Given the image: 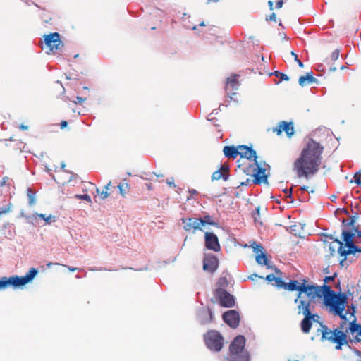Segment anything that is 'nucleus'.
Listing matches in <instances>:
<instances>
[{
    "mask_svg": "<svg viewBox=\"0 0 361 361\" xmlns=\"http://www.w3.org/2000/svg\"><path fill=\"white\" fill-rule=\"evenodd\" d=\"M285 289L289 291H298V298L295 302H297L302 293H305L308 298L307 302H315L317 298H324V303L329 307V311L334 314L345 319L343 315V311L345 310V305L348 303V298L345 293L336 294L331 289V287L324 284L322 286H314L307 283L305 279L302 283H299L296 280H290L286 283Z\"/></svg>",
    "mask_w": 361,
    "mask_h": 361,
    "instance_id": "1",
    "label": "nucleus"
},
{
    "mask_svg": "<svg viewBox=\"0 0 361 361\" xmlns=\"http://www.w3.org/2000/svg\"><path fill=\"white\" fill-rule=\"evenodd\" d=\"M324 147L320 143L310 139L303 147L301 153L293 163V170L298 177L307 179L316 174L322 164V154Z\"/></svg>",
    "mask_w": 361,
    "mask_h": 361,
    "instance_id": "2",
    "label": "nucleus"
},
{
    "mask_svg": "<svg viewBox=\"0 0 361 361\" xmlns=\"http://www.w3.org/2000/svg\"><path fill=\"white\" fill-rule=\"evenodd\" d=\"M345 319L340 326L336 329H331L326 325H322V341H326L329 343L334 345L336 350H341L343 347H349V339L347 335V331H343L344 325L346 323V314H343Z\"/></svg>",
    "mask_w": 361,
    "mask_h": 361,
    "instance_id": "3",
    "label": "nucleus"
},
{
    "mask_svg": "<svg viewBox=\"0 0 361 361\" xmlns=\"http://www.w3.org/2000/svg\"><path fill=\"white\" fill-rule=\"evenodd\" d=\"M245 338L243 336L235 337L229 346L227 361H250V353L245 349Z\"/></svg>",
    "mask_w": 361,
    "mask_h": 361,
    "instance_id": "4",
    "label": "nucleus"
},
{
    "mask_svg": "<svg viewBox=\"0 0 361 361\" xmlns=\"http://www.w3.org/2000/svg\"><path fill=\"white\" fill-rule=\"evenodd\" d=\"M37 274L35 268H31L29 271L23 276H12L0 278V289H5L8 286L19 287L30 282Z\"/></svg>",
    "mask_w": 361,
    "mask_h": 361,
    "instance_id": "5",
    "label": "nucleus"
},
{
    "mask_svg": "<svg viewBox=\"0 0 361 361\" xmlns=\"http://www.w3.org/2000/svg\"><path fill=\"white\" fill-rule=\"evenodd\" d=\"M238 169L247 176H252L254 178L252 181L255 184L267 183V176L265 174L266 170L260 167L257 161L249 164L248 166L246 164H241L238 165Z\"/></svg>",
    "mask_w": 361,
    "mask_h": 361,
    "instance_id": "6",
    "label": "nucleus"
},
{
    "mask_svg": "<svg viewBox=\"0 0 361 361\" xmlns=\"http://www.w3.org/2000/svg\"><path fill=\"white\" fill-rule=\"evenodd\" d=\"M299 302V313H302L304 315V319L301 322V329L303 333L308 334L312 328V321L315 320V317L317 315L311 312L310 306L312 302H307L302 300Z\"/></svg>",
    "mask_w": 361,
    "mask_h": 361,
    "instance_id": "7",
    "label": "nucleus"
},
{
    "mask_svg": "<svg viewBox=\"0 0 361 361\" xmlns=\"http://www.w3.org/2000/svg\"><path fill=\"white\" fill-rule=\"evenodd\" d=\"M204 340L205 345L211 350L219 352L223 348L224 338L217 331H209L204 335Z\"/></svg>",
    "mask_w": 361,
    "mask_h": 361,
    "instance_id": "8",
    "label": "nucleus"
},
{
    "mask_svg": "<svg viewBox=\"0 0 361 361\" xmlns=\"http://www.w3.org/2000/svg\"><path fill=\"white\" fill-rule=\"evenodd\" d=\"M342 235L345 246H344L343 243L338 239H336L335 242H336L339 245L338 252L340 255L346 257L349 254L354 253L356 251L357 247L353 243V238L354 235L352 233L343 231L342 232Z\"/></svg>",
    "mask_w": 361,
    "mask_h": 361,
    "instance_id": "9",
    "label": "nucleus"
},
{
    "mask_svg": "<svg viewBox=\"0 0 361 361\" xmlns=\"http://www.w3.org/2000/svg\"><path fill=\"white\" fill-rule=\"evenodd\" d=\"M44 44L45 48L51 52L55 53L61 51L63 47V43L60 39V35L58 32H53L44 36Z\"/></svg>",
    "mask_w": 361,
    "mask_h": 361,
    "instance_id": "10",
    "label": "nucleus"
},
{
    "mask_svg": "<svg viewBox=\"0 0 361 361\" xmlns=\"http://www.w3.org/2000/svg\"><path fill=\"white\" fill-rule=\"evenodd\" d=\"M214 297L219 305L224 307H232L235 305V298L228 291L214 290Z\"/></svg>",
    "mask_w": 361,
    "mask_h": 361,
    "instance_id": "11",
    "label": "nucleus"
},
{
    "mask_svg": "<svg viewBox=\"0 0 361 361\" xmlns=\"http://www.w3.org/2000/svg\"><path fill=\"white\" fill-rule=\"evenodd\" d=\"M238 152L242 158H245V160L243 164H246L247 166L249 164H252L253 162L257 161V156L256 152L252 149V147H247L246 145H239Z\"/></svg>",
    "mask_w": 361,
    "mask_h": 361,
    "instance_id": "12",
    "label": "nucleus"
},
{
    "mask_svg": "<svg viewBox=\"0 0 361 361\" xmlns=\"http://www.w3.org/2000/svg\"><path fill=\"white\" fill-rule=\"evenodd\" d=\"M205 247L210 250L219 252L221 250V245L219 242L218 237L212 232H206L204 233Z\"/></svg>",
    "mask_w": 361,
    "mask_h": 361,
    "instance_id": "13",
    "label": "nucleus"
},
{
    "mask_svg": "<svg viewBox=\"0 0 361 361\" xmlns=\"http://www.w3.org/2000/svg\"><path fill=\"white\" fill-rule=\"evenodd\" d=\"M224 321L231 328L235 329L240 323V316L234 310H228L223 314Z\"/></svg>",
    "mask_w": 361,
    "mask_h": 361,
    "instance_id": "14",
    "label": "nucleus"
},
{
    "mask_svg": "<svg viewBox=\"0 0 361 361\" xmlns=\"http://www.w3.org/2000/svg\"><path fill=\"white\" fill-rule=\"evenodd\" d=\"M181 221L183 226V229L192 233H195L198 229H201L200 219L198 218H182Z\"/></svg>",
    "mask_w": 361,
    "mask_h": 361,
    "instance_id": "15",
    "label": "nucleus"
},
{
    "mask_svg": "<svg viewBox=\"0 0 361 361\" xmlns=\"http://www.w3.org/2000/svg\"><path fill=\"white\" fill-rule=\"evenodd\" d=\"M277 135H280L284 131L288 137H290L294 133V127L292 122L281 121L279 123L277 127L273 129Z\"/></svg>",
    "mask_w": 361,
    "mask_h": 361,
    "instance_id": "16",
    "label": "nucleus"
},
{
    "mask_svg": "<svg viewBox=\"0 0 361 361\" xmlns=\"http://www.w3.org/2000/svg\"><path fill=\"white\" fill-rule=\"evenodd\" d=\"M219 267V260L214 255H210L204 257L203 261V269L209 273H214Z\"/></svg>",
    "mask_w": 361,
    "mask_h": 361,
    "instance_id": "17",
    "label": "nucleus"
},
{
    "mask_svg": "<svg viewBox=\"0 0 361 361\" xmlns=\"http://www.w3.org/2000/svg\"><path fill=\"white\" fill-rule=\"evenodd\" d=\"M250 246L253 248L254 252L257 254L256 256L257 262L261 265H268V259L263 252L262 246L256 242H253Z\"/></svg>",
    "mask_w": 361,
    "mask_h": 361,
    "instance_id": "18",
    "label": "nucleus"
},
{
    "mask_svg": "<svg viewBox=\"0 0 361 361\" xmlns=\"http://www.w3.org/2000/svg\"><path fill=\"white\" fill-rule=\"evenodd\" d=\"M229 178V166L227 164H223L219 169L214 171L211 177L212 181L223 179L227 180Z\"/></svg>",
    "mask_w": 361,
    "mask_h": 361,
    "instance_id": "19",
    "label": "nucleus"
},
{
    "mask_svg": "<svg viewBox=\"0 0 361 361\" xmlns=\"http://www.w3.org/2000/svg\"><path fill=\"white\" fill-rule=\"evenodd\" d=\"M349 331L356 342H361V324L356 323L355 320L350 322Z\"/></svg>",
    "mask_w": 361,
    "mask_h": 361,
    "instance_id": "20",
    "label": "nucleus"
},
{
    "mask_svg": "<svg viewBox=\"0 0 361 361\" xmlns=\"http://www.w3.org/2000/svg\"><path fill=\"white\" fill-rule=\"evenodd\" d=\"M239 82L237 79V75H232L227 78V82L226 85V91L228 92V94H235V90H237L239 87Z\"/></svg>",
    "mask_w": 361,
    "mask_h": 361,
    "instance_id": "21",
    "label": "nucleus"
},
{
    "mask_svg": "<svg viewBox=\"0 0 361 361\" xmlns=\"http://www.w3.org/2000/svg\"><path fill=\"white\" fill-rule=\"evenodd\" d=\"M223 152L226 157L233 159H235L239 154L238 147L234 146H225Z\"/></svg>",
    "mask_w": 361,
    "mask_h": 361,
    "instance_id": "22",
    "label": "nucleus"
},
{
    "mask_svg": "<svg viewBox=\"0 0 361 361\" xmlns=\"http://www.w3.org/2000/svg\"><path fill=\"white\" fill-rule=\"evenodd\" d=\"M299 84L303 87L307 84H312L317 82V79L313 77L312 73H307L306 75H302L299 78Z\"/></svg>",
    "mask_w": 361,
    "mask_h": 361,
    "instance_id": "23",
    "label": "nucleus"
},
{
    "mask_svg": "<svg viewBox=\"0 0 361 361\" xmlns=\"http://www.w3.org/2000/svg\"><path fill=\"white\" fill-rule=\"evenodd\" d=\"M228 286V281L227 279L224 276L220 277L216 283V288L214 290H221V292L225 291Z\"/></svg>",
    "mask_w": 361,
    "mask_h": 361,
    "instance_id": "24",
    "label": "nucleus"
},
{
    "mask_svg": "<svg viewBox=\"0 0 361 361\" xmlns=\"http://www.w3.org/2000/svg\"><path fill=\"white\" fill-rule=\"evenodd\" d=\"M198 219H200V221H201L200 226H203L206 224L212 225L214 226H218V223L214 221L213 217L212 216L205 215V216H204L203 218H198Z\"/></svg>",
    "mask_w": 361,
    "mask_h": 361,
    "instance_id": "25",
    "label": "nucleus"
},
{
    "mask_svg": "<svg viewBox=\"0 0 361 361\" xmlns=\"http://www.w3.org/2000/svg\"><path fill=\"white\" fill-rule=\"evenodd\" d=\"M118 188L119 190V192L121 195L123 197L128 193L130 191V185L127 182L121 183L118 185Z\"/></svg>",
    "mask_w": 361,
    "mask_h": 361,
    "instance_id": "26",
    "label": "nucleus"
},
{
    "mask_svg": "<svg viewBox=\"0 0 361 361\" xmlns=\"http://www.w3.org/2000/svg\"><path fill=\"white\" fill-rule=\"evenodd\" d=\"M111 182L109 181L104 187V190L100 191L99 189L97 188L96 192L99 195V197L101 200H105L106 199L109 195L110 193L108 192L109 190V187L111 186Z\"/></svg>",
    "mask_w": 361,
    "mask_h": 361,
    "instance_id": "27",
    "label": "nucleus"
},
{
    "mask_svg": "<svg viewBox=\"0 0 361 361\" xmlns=\"http://www.w3.org/2000/svg\"><path fill=\"white\" fill-rule=\"evenodd\" d=\"M27 196L28 198V203L30 206H33L36 203L35 192L32 188H28L27 189Z\"/></svg>",
    "mask_w": 361,
    "mask_h": 361,
    "instance_id": "28",
    "label": "nucleus"
},
{
    "mask_svg": "<svg viewBox=\"0 0 361 361\" xmlns=\"http://www.w3.org/2000/svg\"><path fill=\"white\" fill-rule=\"evenodd\" d=\"M42 20L44 24H48V23H51L52 18L50 16V13L49 12L44 11L42 13Z\"/></svg>",
    "mask_w": 361,
    "mask_h": 361,
    "instance_id": "29",
    "label": "nucleus"
},
{
    "mask_svg": "<svg viewBox=\"0 0 361 361\" xmlns=\"http://www.w3.org/2000/svg\"><path fill=\"white\" fill-rule=\"evenodd\" d=\"M75 197L78 200H85L90 203L92 202L91 197L89 195L85 194V195H75Z\"/></svg>",
    "mask_w": 361,
    "mask_h": 361,
    "instance_id": "30",
    "label": "nucleus"
},
{
    "mask_svg": "<svg viewBox=\"0 0 361 361\" xmlns=\"http://www.w3.org/2000/svg\"><path fill=\"white\" fill-rule=\"evenodd\" d=\"M274 74L276 77L279 78L281 80H288L289 78L288 76L283 73H281L279 71H275Z\"/></svg>",
    "mask_w": 361,
    "mask_h": 361,
    "instance_id": "31",
    "label": "nucleus"
},
{
    "mask_svg": "<svg viewBox=\"0 0 361 361\" xmlns=\"http://www.w3.org/2000/svg\"><path fill=\"white\" fill-rule=\"evenodd\" d=\"M275 284L279 288H283L285 289V286L286 283L283 281L280 278L276 277V279H274Z\"/></svg>",
    "mask_w": 361,
    "mask_h": 361,
    "instance_id": "32",
    "label": "nucleus"
},
{
    "mask_svg": "<svg viewBox=\"0 0 361 361\" xmlns=\"http://www.w3.org/2000/svg\"><path fill=\"white\" fill-rule=\"evenodd\" d=\"M340 54V50L338 49H335L331 54V61H336Z\"/></svg>",
    "mask_w": 361,
    "mask_h": 361,
    "instance_id": "33",
    "label": "nucleus"
},
{
    "mask_svg": "<svg viewBox=\"0 0 361 361\" xmlns=\"http://www.w3.org/2000/svg\"><path fill=\"white\" fill-rule=\"evenodd\" d=\"M11 205L8 204L6 207L0 209V216L6 214L11 211Z\"/></svg>",
    "mask_w": 361,
    "mask_h": 361,
    "instance_id": "34",
    "label": "nucleus"
},
{
    "mask_svg": "<svg viewBox=\"0 0 361 361\" xmlns=\"http://www.w3.org/2000/svg\"><path fill=\"white\" fill-rule=\"evenodd\" d=\"M291 55L294 57V60L295 62H297L298 66L300 68H302L304 66V65H303L302 62L298 59V55L293 51L291 52Z\"/></svg>",
    "mask_w": 361,
    "mask_h": 361,
    "instance_id": "35",
    "label": "nucleus"
},
{
    "mask_svg": "<svg viewBox=\"0 0 361 361\" xmlns=\"http://www.w3.org/2000/svg\"><path fill=\"white\" fill-rule=\"evenodd\" d=\"M354 182L357 185H361V173L360 172H357L354 175Z\"/></svg>",
    "mask_w": 361,
    "mask_h": 361,
    "instance_id": "36",
    "label": "nucleus"
},
{
    "mask_svg": "<svg viewBox=\"0 0 361 361\" xmlns=\"http://www.w3.org/2000/svg\"><path fill=\"white\" fill-rule=\"evenodd\" d=\"M355 216H352L350 218V221L347 222L346 220L343 219V224L346 225V226H353L354 224H355Z\"/></svg>",
    "mask_w": 361,
    "mask_h": 361,
    "instance_id": "37",
    "label": "nucleus"
},
{
    "mask_svg": "<svg viewBox=\"0 0 361 361\" xmlns=\"http://www.w3.org/2000/svg\"><path fill=\"white\" fill-rule=\"evenodd\" d=\"M267 20L276 22V16L274 13H272L269 17L266 18Z\"/></svg>",
    "mask_w": 361,
    "mask_h": 361,
    "instance_id": "38",
    "label": "nucleus"
},
{
    "mask_svg": "<svg viewBox=\"0 0 361 361\" xmlns=\"http://www.w3.org/2000/svg\"><path fill=\"white\" fill-rule=\"evenodd\" d=\"M249 182H250V180L247 178V179L246 180V181H245H245H242V182H240L239 183H238V184L235 186V188H240V186H242V185H248V183H249Z\"/></svg>",
    "mask_w": 361,
    "mask_h": 361,
    "instance_id": "39",
    "label": "nucleus"
},
{
    "mask_svg": "<svg viewBox=\"0 0 361 361\" xmlns=\"http://www.w3.org/2000/svg\"><path fill=\"white\" fill-rule=\"evenodd\" d=\"M166 183L171 187H176L173 178L171 177L166 180Z\"/></svg>",
    "mask_w": 361,
    "mask_h": 361,
    "instance_id": "40",
    "label": "nucleus"
},
{
    "mask_svg": "<svg viewBox=\"0 0 361 361\" xmlns=\"http://www.w3.org/2000/svg\"><path fill=\"white\" fill-rule=\"evenodd\" d=\"M276 279V276L274 274H269L266 276V280L269 282H272Z\"/></svg>",
    "mask_w": 361,
    "mask_h": 361,
    "instance_id": "41",
    "label": "nucleus"
},
{
    "mask_svg": "<svg viewBox=\"0 0 361 361\" xmlns=\"http://www.w3.org/2000/svg\"><path fill=\"white\" fill-rule=\"evenodd\" d=\"M283 0H279L276 4V8H281L283 6Z\"/></svg>",
    "mask_w": 361,
    "mask_h": 361,
    "instance_id": "42",
    "label": "nucleus"
},
{
    "mask_svg": "<svg viewBox=\"0 0 361 361\" xmlns=\"http://www.w3.org/2000/svg\"><path fill=\"white\" fill-rule=\"evenodd\" d=\"M68 126V123L66 121H62L60 123V127L61 129L65 128Z\"/></svg>",
    "mask_w": 361,
    "mask_h": 361,
    "instance_id": "43",
    "label": "nucleus"
},
{
    "mask_svg": "<svg viewBox=\"0 0 361 361\" xmlns=\"http://www.w3.org/2000/svg\"><path fill=\"white\" fill-rule=\"evenodd\" d=\"M334 279V276H326L324 279V282L326 283L329 281H332Z\"/></svg>",
    "mask_w": 361,
    "mask_h": 361,
    "instance_id": "44",
    "label": "nucleus"
},
{
    "mask_svg": "<svg viewBox=\"0 0 361 361\" xmlns=\"http://www.w3.org/2000/svg\"><path fill=\"white\" fill-rule=\"evenodd\" d=\"M268 5H269V9L271 11H272L274 9V7H273L274 6V3H273V1H268Z\"/></svg>",
    "mask_w": 361,
    "mask_h": 361,
    "instance_id": "45",
    "label": "nucleus"
},
{
    "mask_svg": "<svg viewBox=\"0 0 361 361\" xmlns=\"http://www.w3.org/2000/svg\"><path fill=\"white\" fill-rule=\"evenodd\" d=\"M63 266L67 267L68 269V270L71 271H74L78 269L77 268L72 267H70V266H66V265H63Z\"/></svg>",
    "mask_w": 361,
    "mask_h": 361,
    "instance_id": "46",
    "label": "nucleus"
},
{
    "mask_svg": "<svg viewBox=\"0 0 361 361\" xmlns=\"http://www.w3.org/2000/svg\"><path fill=\"white\" fill-rule=\"evenodd\" d=\"M20 129L21 130H27L28 129V126H25L23 124H21L20 126H19Z\"/></svg>",
    "mask_w": 361,
    "mask_h": 361,
    "instance_id": "47",
    "label": "nucleus"
},
{
    "mask_svg": "<svg viewBox=\"0 0 361 361\" xmlns=\"http://www.w3.org/2000/svg\"><path fill=\"white\" fill-rule=\"evenodd\" d=\"M77 100L78 101L79 103H82L85 100V99L80 97H77Z\"/></svg>",
    "mask_w": 361,
    "mask_h": 361,
    "instance_id": "48",
    "label": "nucleus"
},
{
    "mask_svg": "<svg viewBox=\"0 0 361 361\" xmlns=\"http://www.w3.org/2000/svg\"><path fill=\"white\" fill-rule=\"evenodd\" d=\"M39 216L41 219H44V220H45V221H47V219H46V216H45V214H39Z\"/></svg>",
    "mask_w": 361,
    "mask_h": 361,
    "instance_id": "49",
    "label": "nucleus"
},
{
    "mask_svg": "<svg viewBox=\"0 0 361 361\" xmlns=\"http://www.w3.org/2000/svg\"><path fill=\"white\" fill-rule=\"evenodd\" d=\"M147 188L149 190H152V185L151 183H149V184H147Z\"/></svg>",
    "mask_w": 361,
    "mask_h": 361,
    "instance_id": "50",
    "label": "nucleus"
},
{
    "mask_svg": "<svg viewBox=\"0 0 361 361\" xmlns=\"http://www.w3.org/2000/svg\"><path fill=\"white\" fill-rule=\"evenodd\" d=\"M336 68H335V67H331V66H330V67L329 68V71H336Z\"/></svg>",
    "mask_w": 361,
    "mask_h": 361,
    "instance_id": "51",
    "label": "nucleus"
},
{
    "mask_svg": "<svg viewBox=\"0 0 361 361\" xmlns=\"http://www.w3.org/2000/svg\"><path fill=\"white\" fill-rule=\"evenodd\" d=\"M307 189H308L307 186L304 185V186L301 187L302 190H307Z\"/></svg>",
    "mask_w": 361,
    "mask_h": 361,
    "instance_id": "52",
    "label": "nucleus"
},
{
    "mask_svg": "<svg viewBox=\"0 0 361 361\" xmlns=\"http://www.w3.org/2000/svg\"><path fill=\"white\" fill-rule=\"evenodd\" d=\"M190 192L192 193V194H197V191L195 190H190Z\"/></svg>",
    "mask_w": 361,
    "mask_h": 361,
    "instance_id": "53",
    "label": "nucleus"
},
{
    "mask_svg": "<svg viewBox=\"0 0 361 361\" xmlns=\"http://www.w3.org/2000/svg\"><path fill=\"white\" fill-rule=\"evenodd\" d=\"M46 219H47V221H46L47 222H49L50 219H51V216H49L48 217H46Z\"/></svg>",
    "mask_w": 361,
    "mask_h": 361,
    "instance_id": "54",
    "label": "nucleus"
},
{
    "mask_svg": "<svg viewBox=\"0 0 361 361\" xmlns=\"http://www.w3.org/2000/svg\"><path fill=\"white\" fill-rule=\"evenodd\" d=\"M288 192H289L288 196H289V197H290L291 193H292V188H290L289 189Z\"/></svg>",
    "mask_w": 361,
    "mask_h": 361,
    "instance_id": "55",
    "label": "nucleus"
},
{
    "mask_svg": "<svg viewBox=\"0 0 361 361\" xmlns=\"http://www.w3.org/2000/svg\"><path fill=\"white\" fill-rule=\"evenodd\" d=\"M52 264H54L52 262H49L47 266L50 267Z\"/></svg>",
    "mask_w": 361,
    "mask_h": 361,
    "instance_id": "56",
    "label": "nucleus"
},
{
    "mask_svg": "<svg viewBox=\"0 0 361 361\" xmlns=\"http://www.w3.org/2000/svg\"><path fill=\"white\" fill-rule=\"evenodd\" d=\"M157 177H163L164 176L162 174H156L154 173Z\"/></svg>",
    "mask_w": 361,
    "mask_h": 361,
    "instance_id": "57",
    "label": "nucleus"
},
{
    "mask_svg": "<svg viewBox=\"0 0 361 361\" xmlns=\"http://www.w3.org/2000/svg\"><path fill=\"white\" fill-rule=\"evenodd\" d=\"M324 62H326L327 64H329V59H326L324 61Z\"/></svg>",
    "mask_w": 361,
    "mask_h": 361,
    "instance_id": "58",
    "label": "nucleus"
},
{
    "mask_svg": "<svg viewBox=\"0 0 361 361\" xmlns=\"http://www.w3.org/2000/svg\"><path fill=\"white\" fill-rule=\"evenodd\" d=\"M257 214H259V208L257 209Z\"/></svg>",
    "mask_w": 361,
    "mask_h": 361,
    "instance_id": "59",
    "label": "nucleus"
},
{
    "mask_svg": "<svg viewBox=\"0 0 361 361\" xmlns=\"http://www.w3.org/2000/svg\"><path fill=\"white\" fill-rule=\"evenodd\" d=\"M344 260H345V259H343L342 261H341L340 264H341V265H343V261H344Z\"/></svg>",
    "mask_w": 361,
    "mask_h": 361,
    "instance_id": "60",
    "label": "nucleus"
},
{
    "mask_svg": "<svg viewBox=\"0 0 361 361\" xmlns=\"http://www.w3.org/2000/svg\"><path fill=\"white\" fill-rule=\"evenodd\" d=\"M200 25L201 26H203V25H204V23L202 22V23H201Z\"/></svg>",
    "mask_w": 361,
    "mask_h": 361,
    "instance_id": "61",
    "label": "nucleus"
},
{
    "mask_svg": "<svg viewBox=\"0 0 361 361\" xmlns=\"http://www.w3.org/2000/svg\"><path fill=\"white\" fill-rule=\"evenodd\" d=\"M54 264H56V265H61V264H59V263H55Z\"/></svg>",
    "mask_w": 361,
    "mask_h": 361,
    "instance_id": "62",
    "label": "nucleus"
}]
</instances>
